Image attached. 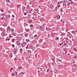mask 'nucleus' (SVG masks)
Wrapping results in <instances>:
<instances>
[{"label": "nucleus", "instance_id": "1", "mask_svg": "<svg viewBox=\"0 0 77 77\" xmlns=\"http://www.w3.org/2000/svg\"><path fill=\"white\" fill-rule=\"evenodd\" d=\"M26 8V7H24V6H22V11L23 12H24L25 10V9Z\"/></svg>", "mask_w": 77, "mask_h": 77}, {"label": "nucleus", "instance_id": "2", "mask_svg": "<svg viewBox=\"0 0 77 77\" xmlns=\"http://www.w3.org/2000/svg\"><path fill=\"white\" fill-rule=\"evenodd\" d=\"M40 28H41V30H42V31H44V30L45 29V28L44 27H40Z\"/></svg>", "mask_w": 77, "mask_h": 77}, {"label": "nucleus", "instance_id": "3", "mask_svg": "<svg viewBox=\"0 0 77 77\" xmlns=\"http://www.w3.org/2000/svg\"><path fill=\"white\" fill-rule=\"evenodd\" d=\"M10 30H11V27L8 26L7 28V31H10Z\"/></svg>", "mask_w": 77, "mask_h": 77}, {"label": "nucleus", "instance_id": "4", "mask_svg": "<svg viewBox=\"0 0 77 77\" xmlns=\"http://www.w3.org/2000/svg\"><path fill=\"white\" fill-rule=\"evenodd\" d=\"M18 50H17V51H13V53H14V55H16V54H17V51Z\"/></svg>", "mask_w": 77, "mask_h": 77}, {"label": "nucleus", "instance_id": "5", "mask_svg": "<svg viewBox=\"0 0 77 77\" xmlns=\"http://www.w3.org/2000/svg\"><path fill=\"white\" fill-rule=\"evenodd\" d=\"M69 1L70 3H71V4H73L74 3V2L71 0H69Z\"/></svg>", "mask_w": 77, "mask_h": 77}, {"label": "nucleus", "instance_id": "6", "mask_svg": "<svg viewBox=\"0 0 77 77\" xmlns=\"http://www.w3.org/2000/svg\"><path fill=\"white\" fill-rule=\"evenodd\" d=\"M46 30H48V31L51 30V28H48V27H46Z\"/></svg>", "mask_w": 77, "mask_h": 77}, {"label": "nucleus", "instance_id": "7", "mask_svg": "<svg viewBox=\"0 0 77 77\" xmlns=\"http://www.w3.org/2000/svg\"><path fill=\"white\" fill-rule=\"evenodd\" d=\"M20 41H17V45H20Z\"/></svg>", "mask_w": 77, "mask_h": 77}, {"label": "nucleus", "instance_id": "8", "mask_svg": "<svg viewBox=\"0 0 77 77\" xmlns=\"http://www.w3.org/2000/svg\"><path fill=\"white\" fill-rule=\"evenodd\" d=\"M57 20H59L60 18V15H58L57 16Z\"/></svg>", "mask_w": 77, "mask_h": 77}, {"label": "nucleus", "instance_id": "9", "mask_svg": "<svg viewBox=\"0 0 77 77\" xmlns=\"http://www.w3.org/2000/svg\"><path fill=\"white\" fill-rule=\"evenodd\" d=\"M24 27H27V26H28V24L26 23H24Z\"/></svg>", "mask_w": 77, "mask_h": 77}, {"label": "nucleus", "instance_id": "10", "mask_svg": "<svg viewBox=\"0 0 77 77\" xmlns=\"http://www.w3.org/2000/svg\"><path fill=\"white\" fill-rule=\"evenodd\" d=\"M63 46H66V47H68V45H67V44L66 43H64Z\"/></svg>", "mask_w": 77, "mask_h": 77}, {"label": "nucleus", "instance_id": "11", "mask_svg": "<svg viewBox=\"0 0 77 77\" xmlns=\"http://www.w3.org/2000/svg\"><path fill=\"white\" fill-rule=\"evenodd\" d=\"M57 9H58V8L57 7L55 8V10L56 11V12H57L59 13V11L57 12Z\"/></svg>", "mask_w": 77, "mask_h": 77}, {"label": "nucleus", "instance_id": "12", "mask_svg": "<svg viewBox=\"0 0 77 77\" xmlns=\"http://www.w3.org/2000/svg\"><path fill=\"white\" fill-rule=\"evenodd\" d=\"M28 33H26L25 35V37H27L28 36Z\"/></svg>", "mask_w": 77, "mask_h": 77}, {"label": "nucleus", "instance_id": "13", "mask_svg": "<svg viewBox=\"0 0 77 77\" xmlns=\"http://www.w3.org/2000/svg\"><path fill=\"white\" fill-rule=\"evenodd\" d=\"M26 41L27 42H30L29 39H26Z\"/></svg>", "mask_w": 77, "mask_h": 77}, {"label": "nucleus", "instance_id": "14", "mask_svg": "<svg viewBox=\"0 0 77 77\" xmlns=\"http://www.w3.org/2000/svg\"><path fill=\"white\" fill-rule=\"evenodd\" d=\"M33 21V20H29V21H28L29 23H32Z\"/></svg>", "mask_w": 77, "mask_h": 77}, {"label": "nucleus", "instance_id": "15", "mask_svg": "<svg viewBox=\"0 0 77 77\" xmlns=\"http://www.w3.org/2000/svg\"><path fill=\"white\" fill-rule=\"evenodd\" d=\"M63 6H64V5L65 6H66V3H63Z\"/></svg>", "mask_w": 77, "mask_h": 77}, {"label": "nucleus", "instance_id": "16", "mask_svg": "<svg viewBox=\"0 0 77 77\" xmlns=\"http://www.w3.org/2000/svg\"><path fill=\"white\" fill-rule=\"evenodd\" d=\"M11 32H14V29L13 28L11 29Z\"/></svg>", "mask_w": 77, "mask_h": 77}, {"label": "nucleus", "instance_id": "17", "mask_svg": "<svg viewBox=\"0 0 77 77\" xmlns=\"http://www.w3.org/2000/svg\"><path fill=\"white\" fill-rule=\"evenodd\" d=\"M62 3V2H61V1H60V2H58L57 3V5L59 4V3H60V4Z\"/></svg>", "mask_w": 77, "mask_h": 77}, {"label": "nucleus", "instance_id": "18", "mask_svg": "<svg viewBox=\"0 0 77 77\" xmlns=\"http://www.w3.org/2000/svg\"><path fill=\"white\" fill-rule=\"evenodd\" d=\"M57 60H59V62H61V61H62L61 60H60L58 58H57Z\"/></svg>", "mask_w": 77, "mask_h": 77}, {"label": "nucleus", "instance_id": "19", "mask_svg": "<svg viewBox=\"0 0 77 77\" xmlns=\"http://www.w3.org/2000/svg\"><path fill=\"white\" fill-rule=\"evenodd\" d=\"M73 50H74L75 51V52H77V50H76V48H73Z\"/></svg>", "mask_w": 77, "mask_h": 77}, {"label": "nucleus", "instance_id": "20", "mask_svg": "<svg viewBox=\"0 0 77 77\" xmlns=\"http://www.w3.org/2000/svg\"><path fill=\"white\" fill-rule=\"evenodd\" d=\"M75 32V31H72L71 32V33H74Z\"/></svg>", "mask_w": 77, "mask_h": 77}, {"label": "nucleus", "instance_id": "21", "mask_svg": "<svg viewBox=\"0 0 77 77\" xmlns=\"http://www.w3.org/2000/svg\"><path fill=\"white\" fill-rule=\"evenodd\" d=\"M6 6H10V5H9L8 3H7L6 4Z\"/></svg>", "mask_w": 77, "mask_h": 77}, {"label": "nucleus", "instance_id": "22", "mask_svg": "<svg viewBox=\"0 0 77 77\" xmlns=\"http://www.w3.org/2000/svg\"><path fill=\"white\" fill-rule=\"evenodd\" d=\"M12 70H14V68H12L10 69V71H11Z\"/></svg>", "mask_w": 77, "mask_h": 77}, {"label": "nucleus", "instance_id": "23", "mask_svg": "<svg viewBox=\"0 0 77 77\" xmlns=\"http://www.w3.org/2000/svg\"><path fill=\"white\" fill-rule=\"evenodd\" d=\"M24 73L23 72H21V73H20V74H23L24 75Z\"/></svg>", "mask_w": 77, "mask_h": 77}, {"label": "nucleus", "instance_id": "24", "mask_svg": "<svg viewBox=\"0 0 77 77\" xmlns=\"http://www.w3.org/2000/svg\"><path fill=\"white\" fill-rule=\"evenodd\" d=\"M22 67L20 66L19 67H18V68L19 69H20V68H21V69H22Z\"/></svg>", "mask_w": 77, "mask_h": 77}, {"label": "nucleus", "instance_id": "25", "mask_svg": "<svg viewBox=\"0 0 77 77\" xmlns=\"http://www.w3.org/2000/svg\"><path fill=\"white\" fill-rule=\"evenodd\" d=\"M30 27H33V25H30Z\"/></svg>", "mask_w": 77, "mask_h": 77}, {"label": "nucleus", "instance_id": "26", "mask_svg": "<svg viewBox=\"0 0 77 77\" xmlns=\"http://www.w3.org/2000/svg\"><path fill=\"white\" fill-rule=\"evenodd\" d=\"M26 32H30V30H29V29H27Z\"/></svg>", "mask_w": 77, "mask_h": 77}, {"label": "nucleus", "instance_id": "27", "mask_svg": "<svg viewBox=\"0 0 77 77\" xmlns=\"http://www.w3.org/2000/svg\"><path fill=\"white\" fill-rule=\"evenodd\" d=\"M52 60H53V61H54V62H55V60H54V58H52Z\"/></svg>", "mask_w": 77, "mask_h": 77}, {"label": "nucleus", "instance_id": "28", "mask_svg": "<svg viewBox=\"0 0 77 77\" xmlns=\"http://www.w3.org/2000/svg\"><path fill=\"white\" fill-rule=\"evenodd\" d=\"M49 70H50V69H48L47 70V72H49Z\"/></svg>", "mask_w": 77, "mask_h": 77}, {"label": "nucleus", "instance_id": "29", "mask_svg": "<svg viewBox=\"0 0 77 77\" xmlns=\"http://www.w3.org/2000/svg\"><path fill=\"white\" fill-rule=\"evenodd\" d=\"M6 2H9V3H10V2H11V1L9 0H7Z\"/></svg>", "mask_w": 77, "mask_h": 77}, {"label": "nucleus", "instance_id": "30", "mask_svg": "<svg viewBox=\"0 0 77 77\" xmlns=\"http://www.w3.org/2000/svg\"><path fill=\"white\" fill-rule=\"evenodd\" d=\"M27 8H29V7H30V5H29V4H28L27 5Z\"/></svg>", "mask_w": 77, "mask_h": 77}, {"label": "nucleus", "instance_id": "31", "mask_svg": "<svg viewBox=\"0 0 77 77\" xmlns=\"http://www.w3.org/2000/svg\"><path fill=\"white\" fill-rule=\"evenodd\" d=\"M63 43H60L59 44L60 45V46L62 45H63Z\"/></svg>", "mask_w": 77, "mask_h": 77}, {"label": "nucleus", "instance_id": "32", "mask_svg": "<svg viewBox=\"0 0 77 77\" xmlns=\"http://www.w3.org/2000/svg\"><path fill=\"white\" fill-rule=\"evenodd\" d=\"M58 5L57 6L58 8H59V7H60V4H58Z\"/></svg>", "mask_w": 77, "mask_h": 77}, {"label": "nucleus", "instance_id": "33", "mask_svg": "<svg viewBox=\"0 0 77 77\" xmlns=\"http://www.w3.org/2000/svg\"><path fill=\"white\" fill-rule=\"evenodd\" d=\"M27 52L28 53H31V51H28Z\"/></svg>", "mask_w": 77, "mask_h": 77}, {"label": "nucleus", "instance_id": "34", "mask_svg": "<svg viewBox=\"0 0 77 77\" xmlns=\"http://www.w3.org/2000/svg\"><path fill=\"white\" fill-rule=\"evenodd\" d=\"M39 44H37L36 45V47H39Z\"/></svg>", "mask_w": 77, "mask_h": 77}, {"label": "nucleus", "instance_id": "35", "mask_svg": "<svg viewBox=\"0 0 77 77\" xmlns=\"http://www.w3.org/2000/svg\"><path fill=\"white\" fill-rule=\"evenodd\" d=\"M14 60H17V57H16L14 59Z\"/></svg>", "mask_w": 77, "mask_h": 77}, {"label": "nucleus", "instance_id": "36", "mask_svg": "<svg viewBox=\"0 0 77 77\" xmlns=\"http://www.w3.org/2000/svg\"><path fill=\"white\" fill-rule=\"evenodd\" d=\"M24 15H27V13H25L24 14Z\"/></svg>", "mask_w": 77, "mask_h": 77}, {"label": "nucleus", "instance_id": "37", "mask_svg": "<svg viewBox=\"0 0 77 77\" xmlns=\"http://www.w3.org/2000/svg\"><path fill=\"white\" fill-rule=\"evenodd\" d=\"M11 17V16H10V15H8V18H10Z\"/></svg>", "mask_w": 77, "mask_h": 77}, {"label": "nucleus", "instance_id": "38", "mask_svg": "<svg viewBox=\"0 0 77 77\" xmlns=\"http://www.w3.org/2000/svg\"><path fill=\"white\" fill-rule=\"evenodd\" d=\"M1 14V15L2 16H4V15H5V14Z\"/></svg>", "mask_w": 77, "mask_h": 77}, {"label": "nucleus", "instance_id": "39", "mask_svg": "<svg viewBox=\"0 0 77 77\" xmlns=\"http://www.w3.org/2000/svg\"><path fill=\"white\" fill-rule=\"evenodd\" d=\"M12 76H14V73H12Z\"/></svg>", "mask_w": 77, "mask_h": 77}, {"label": "nucleus", "instance_id": "40", "mask_svg": "<svg viewBox=\"0 0 77 77\" xmlns=\"http://www.w3.org/2000/svg\"><path fill=\"white\" fill-rule=\"evenodd\" d=\"M56 39H57V40H59V37H57L56 38Z\"/></svg>", "mask_w": 77, "mask_h": 77}, {"label": "nucleus", "instance_id": "41", "mask_svg": "<svg viewBox=\"0 0 77 77\" xmlns=\"http://www.w3.org/2000/svg\"><path fill=\"white\" fill-rule=\"evenodd\" d=\"M17 73H18V72H17V71H16L15 72V74H17Z\"/></svg>", "mask_w": 77, "mask_h": 77}, {"label": "nucleus", "instance_id": "42", "mask_svg": "<svg viewBox=\"0 0 77 77\" xmlns=\"http://www.w3.org/2000/svg\"><path fill=\"white\" fill-rule=\"evenodd\" d=\"M9 38H12V36H11V35H10L9 36Z\"/></svg>", "mask_w": 77, "mask_h": 77}, {"label": "nucleus", "instance_id": "43", "mask_svg": "<svg viewBox=\"0 0 77 77\" xmlns=\"http://www.w3.org/2000/svg\"><path fill=\"white\" fill-rule=\"evenodd\" d=\"M24 43L25 44V45H27V43H26V42H24Z\"/></svg>", "mask_w": 77, "mask_h": 77}, {"label": "nucleus", "instance_id": "44", "mask_svg": "<svg viewBox=\"0 0 77 77\" xmlns=\"http://www.w3.org/2000/svg\"><path fill=\"white\" fill-rule=\"evenodd\" d=\"M4 11V10H2L1 11L2 12H3Z\"/></svg>", "mask_w": 77, "mask_h": 77}, {"label": "nucleus", "instance_id": "45", "mask_svg": "<svg viewBox=\"0 0 77 77\" xmlns=\"http://www.w3.org/2000/svg\"><path fill=\"white\" fill-rule=\"evenodd\" d=\"M3 33V35H2V36H4V35H5V32H2Z\"/></svg>", "mask_w": 77, "mask_h": 77}, {"label": "nucleus", "instance_id": "46", "mask_svg": "<svg viewBox=\"0 0 77 77\" xmlns=\"http://www.w3.org/2000/svg\"><path fill=\"white\" fill-rule=\"evenodd\" d=\"M11 45L12 46H13V47H15V45H14V44H12Z\"/></svg>", "mask_w": 77, "mask_h": 77}, {"label": "nucleus", "instance_id": "47", "mask_svg": "<svg viewBox=\"0 0 77 77\" xmlns=\"http://www.w3.org/2000/svg\"><path fill=\"white\" fill-rule=\"evenodd\" d=\"M60 52H61L62 51V50H61V49H59Z\"/></svg>", "mask_w": 77, "mask_h": 77}, {"label": "nucleus", "instance_id": "48", "mask_svg": "<svg viewBox=\"0 0 77 77\" xmlns=\"http://www.w3.org/2000/svg\"><path fill=\"white\" fill-rule=\"evenodd\" d=\"M12 17H15V16L14 15H12Z\"/></svg>", "mask_w": 77, "mask_h": 77}, {"label": "nucleus", "instance_id": "49", "mask_svg": "<svg viewBox=\"0 0 77 77\" xmlns=\"http://www.w3.org/2000/svg\"><path fill=\"white\" fill-rule=\"evenodd\" d=\"M17 7H18V8H19V7H20V5H17Z\"/></svg>", "mask_w": 77, "mask_h": 77}, {"label": "nucleus", "instance_id": "50", "mask_svg": "<svg viewBox=\"0 0 77 77\" xmlns=\"http://www.w3.org/2000/svg\"><path fill=\"white\" fill-rule=\"evenodd\" d=\"M73 57L76 59V57Z\"/></svg>", "mask_w": 77, "mask_h": 77}, {"label": "nucleus", "instance_id": "51", "mask_svg": "<svg viewBox=\"0 0 77 77\" xmlns=\"http://www.w3.org/2000/svg\"><path fill=\"white\" fill-rule=\"evenodd\" d=\"M70 5V4H69V3H67V5Z\"/></svg>", "mask_w": 77, "mask_h": 77}, {"label": "nucleus", "instance_id": "52", "mask_svg": "<svg viewBox=\"0 0 77 77\" xmlns=\"http://www.w3.org/2000/svg\"><path fill=\"white\" fill-rule=\"evenodd\" d=\"M12 42H15V41L13 40H12Z\"/></svg>", "mask_w": 77, "mask_h": 77}, {"label": "nucleus", "instance_id": "53", "mask_svg": "<svg viewBox=\"0 0 77 77\" xmlns=\"http://www.w3.org/2000/svg\"><path fill=\"white\" fill-rule=\"evenodd\" d=\"M21 50H23V49L22 48H21L20 49V51H21Z\"/></svg>", "mask_w": 77, "mask_h": 77}, {"label": "nucleus", "instance_id": "54", "mask_svg": "<svg viewBox=\"0 0 77 77\" xmlns=\"http://www.w3.org/2000/svg\"><path fill=\"white\" fill-rule=\"evenodd\" d=\"M10 55L11 56H12V53H11Z\"/></svg>", "mask_w": 77, "mask_h": 77}, {"label": "nucleus", "instance_id": "55", "mask_svg": "<svg viewBox=\"0 0 77 77\" xmlns=\"http://www.w3.org/2000/svg\"><path fill=\"white\" fill-rule=\"evenodd\" d=\"M65 53H66L67 54V51H65Z\"/></svg>", "mask_w": 77, "mask_h": 77}, {"label": "nucleus", "instance_id": "56", "mask_svg": "<svg viewBox=\"0 0 77 77\" xmlns=\"http://www.w3.org/2000/svg\"><path fill=\"white\" fill-rule=\"evenodd\" d=\"M61 22H63V23H64V21H63V20H61Z\"/></svg>", "mask_w": 77, "mask_h": 77}, {"label": "nucleus", "instance_id": "57", "mask_svg": "<svg viewBox=\"0 0 77 77\" xmlns=\"http://www.w3.org/2000/svg\"><path fill=\"white\" fill-rule=\"evenodd\" d=\"M14 36H17V35L16 34H14Z\"/></svg>", "mask_w": 77, "mask_h": 77}, {"label": "nucleus", "instance_id": "58", "mask_svg": "<svg viewBox=\"0 0 77 77\" xmlns=\"http://www.w3.org/2000/svg\"><path fill=\"white\" fill-rule=\"evenodd\" d=\"M63 51H66V49H64L63 50Z\"/></svg>", "mask_w": 77, "mask_h": 77}, {"label": "nucleus", "instance_id": "59", "mask_svg": "<svg viewBox=\"0 0 77 77\" xmlns=\"http://www.w3.org/2000/svg\"><path fill=\"white\" fill-rule=\"evenodd\" d=\"M7 40H8V41H10V39L9 38L7 39Z\"/></svg>", "mask_w": 77, "mask_h": 77}, {"label": "nucleus", "instance_id": "60", "mask_svg": "<svg viewBox=\"0 0 77 77\" xmlns=\"http://www.w3.org/2000/svg\"><path fill=\"white\" fill-rule=\"evenodd\" d=\"M66 44H68V42L67 41H66Z\"/></svg>", "mask_w": 77, "mask_h": 77}, {"label": "nucleus", "instance_id": "61", "mask_svg": "<svg viewBox=\"0 0 77 77\" xmlns=\"http://www.w3.org/2000/svg\"><path fill=\"white\" fill-rule=\"evenodd\" d=\"M1 19H2V20H3V17H2V18Z\"/></svg>", "mask_w": 77, "mask_h": 77}, {"label": "nucleus", "instance_id": "62", "mask_svg": "<svg viewBox=\"0 0 77 77\" xmlns=\"http://www.w3.org/2000/svg\"><path fill=\"white\" fill-rule=\"evenodd\" d=\"M61 11L62 12H63V10H61Z\"/></svg>", "mask_w": 77, "mask_h": 77}, {"label": "nucleus", "instance_id": "63", "mask_svg": "<svg viewBox=\"0 0 77 77\" xmlns=\"http://www.w3.org/2000/svg\"><path fill=\"white\" fill-rule=\"evenodd\" d=\"M5 32H6V31L4 30V31H3V32H4L5 33Z\"/></svg>", "mask_w": 77, "mask_h": 77}, {"label": "nucleus", "instance_id": "64", "mask_svg": "<svg viewBox=\"0 0 77 77\" xmlns=\"http://www.w3.org/2000/svg\"><path fill=\"white\" fill-rule=\"evenodd\" d=\"M29 46V45H27L26 47H27L28 48V46Z\"/></svg>", "mask_w": 77, "mask_h": 77}]
</instances>
